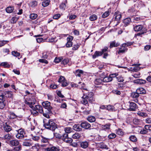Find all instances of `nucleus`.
<instances>
[{
  "instance_id": "obj_14",
  "label": "nucleus",
  "mask_w": 151,
  "mask_h": 151,
  "mask_svg": "<svg viewBox=\"0 0 151 151\" xmlns=\"http://www.w3.org/2000/svg\"><path fill=\"white\" fill-rule=\"evenodd\" d=\"M4 130L7 132H10L12 130V127L6 124H4L3 127Z\"/></svg>"
},
{
  "instance_id": "obj_27",
  "label": "nucleus",
  "mask_w": 151,
  "mask_h": 151,
  "mask_svg": "<svg viewBox=\"0 0 151 151\" xmlns=\"http://www.w3.org/2000/svg\"><path fill=\"white\" fill-rule=\"evenodd\" d=\"M19 19V17H13L10 20V22L11 24H14Z\"/></svg>"
},
{
  "instance_id": "obj_39",
  "label": "nucleus",
  "mask_w": 151,
  "mask_h": 151,
  "mask_svg": "<svg viewBox=\"0 0 151 151\" xmlns=\"http://www.w3.org/2000/svg\"><path fill=\"white\" fill-rule=\"evenodd\" d=\"M14 9V8L13 7L10 6L7 7L6 10V12L8 13H12Z\"/></svg>"
},
{
  "instance_id": "obj_35",
  "label": "nucleus",
  "mask_w": 151,
  "mask_h": 151,
  "mask_svg": "<svg viewBox=\"0 0 151 151\" xmlns=\"http://www.w3.org/2000/svg\"><path fill=\"white\" fill-rule=\"evenodd\" d=\"M102 53L101 52H99L98 51H96L93 55V58H95L97 57L101 56L102 55Z\"/></svg>"
},
{
  "instance_id": "obj_48",
  "label": "nucleus",
  "mask_w": 151,
  "mask_h": 151,
  "mask_svg": "<svg viewBox=\"0 0 151 151\" xmlns=\"http://www.w3.org/2000/svg\"><path fill=\"white\" fill-rule=\"evenodd\" d=\"M17 146V147H16L13 149V150L14 151H20L21 150L22 146L21 145Z\"/></svg>"
},
{
  "instance_id": "obj_33",
  "label": "nucleus",
  "mask_w": 151,
  "mask_h": 151,
  "mask_svg": "<svg viewBox=\"0 0 151 151\" xmlns=\"http://www.w3.org/2000/svg\"><path fill=\"white\" fill-rule=\"evenodd\" d=\"M130 140L133 142H136L137 140V139L136 137L134 135H131L129 137Z\"/></svg>"
},
{
  "instance_id": "obj_42",
  "label": "nucleus",
  "mask_w": 151,
  "mask_h": 151,
  "mask_svg": "<svg viewBox=\"0 0 151 151\" xmlns=\"http://www.w3.org/2000/svg\"><path fill=\"white\" fill-rule=\"evenodd\" d=\"M23 145L24 146L30 147L32 145V144L30 142L25 141L23 142Z\"/></svg>"
},
{
  "instance_id": "obj_57",
  "label": "nucleus",
  "mask_w": 151,
  "mask_h": 151,
  "mask_svg": "<svg viewBox=\"0 0 151 151\" xmlns=\"http://www.w3.org/2000/svg\"><path fill=\"white\" fill-rule=\"evenodd\" d=\"M132 44V43L131 42H128L125 43H123L122 46H124L126 47H127L130 46Z\"/></svg>"
},
{
  "instance_id": "obj_54",
  "label": "nucleus",
  "mask_w": 151,
  "mask_h": 151,
  "mask_svg": "<svg viewBox=\"0 0 151 151\" xmlns=\"http://www.w3.org/2000/svg\"><path fill=\"white\" fill-rule=\"evenodd\" d=\"M32 139L34 140L38 141L40 139L39 137L37 136H34L32 134L31 135Z\"/></svg>"
},
{
  "instance_id": "obj_56",
  "label": "nucleus",
  "mask_w": 151,
  "mask_h": 151,
  "mask_svg": "<svg viewBox=\"0 0 151 151\" xmlns=\"http://www.w3.org/2000/svg\"><path fill=\"white\" fill-rule=\"evenodd\" d=\"M1 65L5 68H9V65L6 62L1 63Z\"/></svg>"
},
{
  "instance_id": "obj_11",
  "label": "nucleus",
  "mask_w": 151,
  "mask_h": 151,
  "mask_svg": "<svg viewBox=\"0 0 151 151\" xmlns=\"http://www.w3.org/2000/svg\"><path fill=\"white\" fill-rule=\"evenodd\" d=\"M129 110L130 111H134L137 109V105L134 102H130Z\"/></svg>"
},
{
  "instance_id": "obj_21",
  "label": "nucleus",
  "mask_w": 151,
  "mask_h": 151,
  "mask_svg": "<svg viewBox=\"0 0 151 151\" xmlns=\"http://www.w3.org/2000/svg\"><path fill=\"white\" fill-rule=\"evenodd\" d=\"M127 50V49L126 47L124 46H122V45L121 47L119 49V51L118 52V54H120L121 53H123L125 51H126Z\"/></svg>"
},
{
  "instance_id": "obj_40",
  "label": "nucleus",
  "mask_w": 151,
  "mask_h": 151,
  "mask_svg": "<svg viewBox=\"0 0 151 151\" xmlns=\"http://www.w3.org/2000/svg\"><path fill=\"white\" fill-rule=\"evenodd\" d=\"M106 108L107 110L110 111H114L115 110L114 106L111 105L107 106Z\"/></svg>"
},
{
  "instance_id": "obj_58",
  "label": "nucleus",
  "mask_w": 151,
  "mask_h": 151,
  "mask_svg": "<svg viewBox=\"0 0 151 151\" xmlns=\"http://www.w3.org/2000/svg\"><path fill=\"white\" fill-rule=\"evenodd\" d=\"M37 15L35 14H32L30 15V18L32 19H35L37 17Z\"/></svg>"
},
{
  "instance_id": "obj_18",
  "label": "nucleus",
  "mask_w": 151,
  "mask_h": 151,
  "mask_svg": "<svg viewBox=\"0 0 151 151\" xmlns=\"http://www.w3.org/2000/svg\"><path fill=\"white\" fill-rule=\"evenodd\" d=\"M3 93L6 97H11L12 96V92L11 91H6Z\"/></svg>"
},
{
  "instance_id": "obj_5",
  "label": "nucleus",
  "mask_w": 151,
  "mask_h": 151,
  "mask_svg": "<svg viewBox=\"0 0 151 151\" xmlns=\"http://www.w3.org/2000/svg\"><path fill=\"white\" fill-rule=\"evenodd\" d=\"M89 143V140L79 142L80 147L83 149H85L88 147Z\"/></svg>"
},
{
  "instance_id": "obj_12",
  "label": "nucleus",
  "mask_w": 151,
  "mask_h": 151,
  "mask_svg": "<svg viewBox=\"0 0 151 151\" xmlns=\"http://www.w3.org/2000/svg\"><path fill=\"white\" fill-rule=\"evenodd\" d=\"M9 143L12 146H17L20 145L19 141L17 139H13L10 141Z\"/></svg>"
},
{
  "instance_id": "obj_20",
  "label": "nucleus",
  "mask_w": 151,
  "mask_h": 151,
  "mask_svg": "<svg viewBox=\"0 0 151 151\" xmlns=\"http://www.w3.org/2000/svg\"><path fill=\"white\" fill-rule=\"evenodd\" d=\"M137 92L139 94H144L146 93L145 90L143 88L140 87L137 89Z\"/></svg>"
},
{
  "instance_id": "obj_6",
  "label": "nucleus",
  "mask_w": 151,
  "mask_h": 151,
  "mask_svg": "<svg viewBox=\"0 0 151 151\" xmlns=\"http://www.w3.org/2000/svg\"><path fill=\"white\" fill-rule=\"evenodd\" d=\"M73 38L72 36L69 35L67 38V42L66 44V46L67 47H71L73 45L72 41Z\"/></svg>"
},
{
  "instance_id": "obj_3",
  "label": "nucleus",
  "mask_w": 151,
  "mask_h": 151,
  "mask_svg": "<svg viewBox=\"0 0 151 151\" xmlns=\"http://www.w3.org/2000/svg\"><path fill=\"white\" fill-rule=\"evenodd\" d=\"M36 102L35 97L32 96H29L26 99L25 101V104L28 105L31 108H33V106L35 104Z\"/></svg>"
},
{
  "instance_id": "obj_38",
  "label": "nucleus",
  "mask_w": 151,
  "mask_h": 151,
  "mask_svg": "<svg viewBox=\"0 0 151 151\" xmlns=\"http://www.w3.org/2000/svg\"><path fill=\"white\" fill-rule=\"evenodd\" d=\"M97 19V16L94 14H92V15H91L89 18L90 20L92 21L95 20Z\"/></svg>"
},
{
  "instance_id": "obj_23",
  "label": "nucleus",
  "mask_w": 151,
  "mask_h": 151,
  "mask_svg": "<svg viewBox=\"0 0 151 151\" xmlns=\"http://www.w3.org/2000/svg\"><path fill=\"white\" fill-rule=\"evenodd\" d=\"M119 45V44L118 43H116L115 41L110 42L109 47L111 48L113 47H117Z\"/></svg>"
},
{
  "instance_id": "obj_37",
  "label": "nucleus",
  "mask_w": 151,
  "mask_h": 151,
  "mask_svg": "<svg viewBox=\"0 0 151 151\" xmlns=\"http://www.w3.org/2000/svg\"><path fill=\"white\" fill-rule=\"evenodd\" d=\"M83 71L80 70H77L75 73L76 76L79 77L81 76V74H83Z\"/></svg>"
},
{
  "instance_id": "obj_30",
  "label": "nucleus",
  "mask_w": 151,
  "mask_h": 151,
  "mask_svg": "<svg viewBox=\"0 0 151 151\" xmlns=\"http://www.w3.org/2000/svg\"><path fill=\"white\" fill-rule=\"evenodd\" d=\"M12 54L14 56L17 57L18 59L20 58L21 56H20V53L16 51H13L12 52Z\"/></svg>"
},
{
  "instance_id": "obj_44",
  "label": "nucleus",
  "mask_w": 151,
  "mask_h": 151,
  "mask_svg": "<svg viewBox=\"0 0 151 151\" xmlns=\"http://www.w3.org/2000/svg\"><path fill=\"white\" fill-rule=\"evenodd\" d=\"M82 100L81 101V104L84 105H86L88 104V101L87 100L88 99H86V98H84L83 96L82 97Z\"/></svg>"
},
{
  "instance_id": "obj_24",
  "label": "nucleus",
  "mask_w": 151,
  "mask_h": 151,
  "mask_svg": "<svg viewBox=\"0 0 151 151\" xmlns=\"http://www.w3.org/2000/svg\"><path fill=\"white\" fill-rule=\"evenodd\" d=\"M73 128L74 130L77 131H80L81 130V127L78 124H75Z\"/></svg>"
},
{
  "instance_id": "obj_16",
  "label": "nucleus",
  "mask_w": 151,
  "mask_h": 151,
  "mask_svg": "<svg viewBox=\"0 0 151 151\" xmlns=\"http://www.w3.org/2000/svg\"><path fill=\"white\" fill-rule=\"evenodd\" d=\"M91 126V125L87 122H83L81 124V127L85 129H89L90 127Z\"/></svg>"
},
{
  "instance_id": "obj_32",
  "label": "nucleus",
  "mask_w": 151,
  "mask_h": 151,
  "mask_svg": "<svg viewBox=\"0 0 151 151\" xmlns=\"http://www.w3.org/2000/svg\"><path fill=\"white\" fill-rule=\"evenodd\" d=\"M81 137V135L78 133H76L72 136L73 138L75 139H77L80 138Z\"/></svg>"
},
{
  "instance_id": "obj_25",
  "label": "nucleus",
  "mask_w": 151,
  "mask_h": 151,
  "mask_svg": "<svg viewBox=\"0 0 151 151\" xmlns=\"http://www.w3.org/2000/svg\"><path fill=\"white\" fill-rule=\"evenodd\" d=\"M40 139L41 142L43 143H48L50 140L49 139L43 137L42 136H41Z\"/></svg>"
},
{
  "instance_id": "obj_62",
  "label": "nucleus",
  "mask_w": 151,
  "mask_h": 151,
  "mask_svg": "<svg viewBox=\"0 0 151 151\" xmlns=\"http://www.w3.org/2000/svg\"><path fill=\"white\" fill-rule=\"evenodd\" d=\"M65 7L66 5L65 4L63 3H61L60 6V9H62L63 10H64L65 9Z\"/></svg>"
},
{
  "instance_id": "obj_28",
  "label": "nucleus",
  "mask_w": 151,
  "mask_h": 151,
  "mask_svg": "<svg viewBox=\"0 0 151 151\" xmlns=\"http://www.w3.org/2000/svg\"><path fill=\"white\" fill-rule=\"evenodd\" d=\"M103 82V81L102 79L100 78L96 79L94 81V83L95 84L99 85L101 84Z\"/></svg>"
},
{
  "instance_id": "obj_2",
  "label": "nucleus",
  "mask_w": 151,
  "mask_h": 151,
  "mask_svg": "<svg viewBox=\"0 0 151 151\" xmlns=\"http://www.w3.org/2000/svg\"><path fill=\"white\" fill-rule=\"evenodd\" d=\"M56 124L52 120H49L48 121L44 124V126L46 128L54 131L57 128Z\"/></svg>"
},
{
  "instance_id": "obj_63",
  "label": "nucleus",
  "mask_w": 151,
  "mask_h": 151,
  "mask_svg": "<svg viewBox=\"0 0 151 151\" xmlns=\"http://www.w3.org/2000/svg\"><path fill=\"white\" fill-rule=\"evenodd\" d=\"M140 73L139 72H137L133 75L132 76L135 78H138L140 77Z\"/></svg>"
},
{
  "instance_id": "obj_1",
  "label": "nucleus",
  "mask_w": 151,
  "mask_h": 151,
  "mask_svg": "<svg viewBox=\"0 0 151 151\" xmlns=\"http://www.w3.org/2000/svg\"><path fill=\"white\" fill-rule=\"evenodd\" d=\"M42 105L47 110L46 111V113H43V116L47 118H49L50 116L48 114L50 113L51 110L52 109V107L50 105V102L48 101H44L42 102Z\"/></svg>"
},
{
  "instance_id": "obj_29",
  "label": "nucleus",
  "mask_w": 151,
  "mask_h": 151,
  "mask_svg": "<svg viewBox=\"0 0 151 151\" xmlns=\"http://www.w3.org/2000/svg\"><path fill=\"white\" fill-rule=\"evenodd\" d=\"M110 125L109 124H106L105 125H102L101 127L103 130H106L110 129Z\"/></svg>"
},
{
  "instance_id": "obj_15",
  "label": "nucleus",
  "mask_w": 151,
  "mask_h": 151,
  "mask_svg": "<svg viewBox=\"0 0 151 151\" xmlns=\"http://www.w3.org/2000/svg\"><path fill=\"white\" fill-rule=\"evenodd\" d=\"M108 47H104L101 51L102 54H104V58H106L108 56V55L107 53Z\"/></svg>"
},
{
  "instance_id": "obj_34",
  "label": "nucleus",
  "mask_w": 151,
  "mask_h": 151,
  "mask_svg": "<svg viewBox=\"0 0 151 151\" xmlns=\"http://www.w3.org/2000/svg\"><path fill=\"white\" fill-rule=\"evenodd\" d=\"M39 148V145L38 144H35L34 146H32V149L34 151H38Z\"/></svg>"
},
{
  "instance_id": "obj_47",
  "label": "nucleus",
  "mask_w": 151,
  "mask_h": 151,
  "mask_svg": "<svg viewBox=\"0 0 151 151\" xmlns=\"http://www.w3.org/2000/svg\"><path fill=\"white\" fill-rule=\"evenodd\" d=\"M37 5V1H34L30 2V5L32 7H34L36 6Z\"/></svg>"
},
{
  "instance_id": "obj_13",
  "label": "nucleus",
  "mask_w": 151,
  "mask_h": 151,
  "mask_svg": "<svg viewBox=\"0 0 151 151\" xmlns=\"http://www.w3.org/2000/svg\"><path fill=\"white\" fill-rule=\"evenodd\" d=\"M133 29L135 32H137L141 31L143 28V26L142 25L133 26Z\"/></svg>"
},
{
  "instance_id": "obj_9",
  "label": "nucleus",
  "mask_w": 151,
  "mask_h": 151,
  "mask_svg": "<svg viewBox=\"0 0 151 151\" xmlns=\"http://www.w3.org/2000/svg\"><path fill=\"white\" fill-rule=\"evenodd\" d=\"M114 15L115 16V20L116 21L117 23H119L122 17V14L119 12H116Z\"/></svg>"
},
{
  "instance_id": "obj_36",
  "label": "nucleus",
  "mask_w": 151,
  "mask_h": 151,
  "mask_svg": "<svg viewBox=\"0 0 151 151\" xmlns=\"http://www.w3.org/2000/svg\"><path fill=\"white\" fill-rule=\"evenodd\" d=\"M87 120L89 122H92L95 121L96 119L93 116H90L88 117Z\"/></svg>"
},
{
  "instance_id": "obj_31",
  "label": "nucleus",
  "mask_w": 151,
  "mask_h": 151,
  "mask_svg": "<svg viewBox=\"0 0 151 151\" xmlns=\"http://www.w3.org/2000/svg\"><path fill=\"white\" fill-rule=\"evenodd\" d=\"M50 2L48 0H44L42 2V5L44 7L47 6L49 5Z\"/></svg>"
},
{
  "instance_id": "obj_43",
  "label": "nucleus",
  "mask_w": 151,
  "mask_h": 151,
  "mask_svg": "<svg viewBox=\"0 0 151 151\" xmlns=\"http://www.w3.org/2000/svg\"><path fill=\"white\" fill-rule=\"evenodd\" d=\"M73 141V140L72 138L68 137L67 138H65V139H63V141L64 142L68 143H71Z\"/></svg>"
},
{
  "instance_id": "obj_19",
  "label": "nucleus",
  "mask_w": 151,
  "mask_h": 151,
  "mask_svg": "<svg viewBox=\"0 0 151 151\" xmlns=\"http://www.w3.org/2000/svg\"><path fill=\"white\" fill-rule=\"evenodd\" d=\"M101 78H103V82H108L112 81L111 79L109 76L107 77H102L101 76Z\"/></svg>"
},
{
  "instance_id": "obj_10",
  "label": "nucleus",
  "mask_w": 151,
  "mask_h": 151,
  "mask_svg": "<svg viewBox=\"0 0 151 151\" xmlns=\"http://www.w3.org/2000/svg\"><path fill=\"white\" fill-rule=\"evenodd\" d=\"M83 98H86V99H88V98L93 97V94L91 92H86L83 91Z\"/></svg>"
},
{
  "instance_id": "obj_49",
  "label": "nucleus",
  "mask_w": 151,
  "mask_h": 151,
  "mask_svg": "<svg viewBox=\"0 0 151 151\" xmlns=\"http://www.w3.org/2000/svg\"><path fill=\"white\" fill-rule=\"evenodd\" d=\"M109 11H106L103 14L102 17L104 18H106L109 15Z\"/></svg>"
},
{
  "instance_id": "obj_17",
  "label": "nucleus",
  "mask_w": 151,
  "mask_h": 151,
  "mask_svg": "<svg viewBox=\"0 0 151 151\" xmlns=\"http://www.w3.org/2000/svg\"><path fill=\"white\" fill-rule=\"evenodd\" d=\"M12 136L11 134H7L4 136L3 138L4 140H9L12 138Z\"/></svg>"
},
{
  "instance_id": "obj_60",
  "label": "nucleus",
  "mask_w": 151,
  "mask_h": 151,
  "mask_svg": "<svg viewBox=\"0 0 151 151\" xmlns=\"http://www.w3.org/2000/svg\"><path fill=\"white\" fill-rule=\"evenodd\" d=\"M8 42V41H0V47L4 46V45H5Z\"/></svg>"
},
{
  "instance_id": "obj_52",
  "label": "nucleus",
  "mask_w": 151,
  "mask_h": 151,
  "mask_svg": "<svg viewBox=\"0 0 151 151\" xmlns=\"http://www.w3.org/2000/svg\"><path fill=\"white\" fill-rule=\"evenodd\" d=\"M116 136V134L114 133H111L109 134L108 136V138L109 139H112L115 138Z\"/></svg>"
},
{
  "instance_id": "obj_45",
  "label": "nucleus",
  "mask_w": 151,
  "mask_h": 151,
  "mask_svg": "<svg viewBox=\"0 0 151 151\" xmlns=\"http://www.w3.org/2000/svg\"><path fill=\"white\" fill-rule=\"evenodd\" d=\"M64 130L67 133H69L72 131V128L70 127H66L64 128Z\"/></svg>"
},
{
  "instance_id": "obj_7",
  "label": "nucleus",
  "mask_w": 151,
  "mask_h": 151,
  "mask_svg": "<svg viewBox=\"0 0 151 151\" xmlns=\"http://www.w3.org/2000/svg\"><path fill=\"white\" fill-rule=\"evenodd\" d=\"M60 149L58 146H52L44 149L45 151H59Z\"/></svg>"
},
{
  "instance_id": "obj_8",
  "label": "nucleus",
  "mask_w": 151,
  "mask_h": 151,
  "mask_svg": "<svg viewBox=\"0 0 151 151\" xmlns=\"http://www.w3.org/2000/svg\"><path fill=\"white\" fill-rule=\"evenodd\" d=\"M32 109H35V110H37V111H38L40 113L43 114V113H46L43 109L42 107L40 105H36L35 107L33 106Z\"/></svg>"
},
{
  "instance_id": "obj_51",
  "label": "nucleus",
  "mask_w": 151,
  "mask_h": 151,
  "mask_svg": "<svg viewBox=\"0 0 151 151\" xmlns=\"http://www.w3.org/2000/svg\"><path fill=\"white\" fill-rule=\"evenodd\" d=\"M132 96L133 97L136 98L138 97L139 96V94L137 92H133L132 93Z\"/></svg>"
},
{
  "instance_id": "obj_64",
  "label": "nucleus",
  "mask_w": 151,
  "mask_h": 151,
  "mask_svg": "<svg viewBox=\"0 0 151 151\" xmlns=\"http://www.w3.org/2000/svg\"><path fill=\"white\" fill-rule=\"evenodd\" d=\"M140 120L137 118H135L133 120V123L135 124H138Z\"/></svg>"
},
{
  "instance_id": "obj_41",
  "label": "nucleus",
  "mask_w": 151,
  "mask_h": 151,
  "mask_svg": "<svg viewBox=\"0 0 151 151\" xmlns=\"http://www.w3.org/2000/svg\"><path fill=\"white\" fill-rule=\"evenodd\" d=\"M146 81L145 80L142 79H137L136 80L135 82L136 83L140 84H143L145 83Z\"/></svg>"
},
{
  "instance_id": "obj_53",
  "label": "nucleus",
  "mask_w": 151,
  "mask_h": 151,
  "mask_svg": "<svg viewBox=\"0 0 151 151\" xmlns=\"http://www.w3.org/2000/svg\"><path fill=\"white\" fill-rule=\"evenodd\" d=\"M118 75V73H116L110 74L109 76L111 78V81H112L113 78L117 77Z\"/></svg>"
},
{
  "instance_id": "obj_55",
  "label": "nucleus",
  "mask_w": 151,
  "mask_h": 151,
  "mask_svg": "<svg viewBox=\"0 0 151 151\" xmlns=\"http://www.w3.org/2000/svg\"><path fill=\"white\" fill-rule=\"evenodd\" d=\"M39 61L41 63L47 64L48 63V61L45 59H42L39 60Z\"/></svg>"
},
{
  "instance_id": "obj_22",
  "label": "nucleus",
  "mask_w": 151,
  "mask_h": 151,
  "mask_svg": "<svg viewBox=\"0 0 151 151\" xmlns=\"http://www.w3.org/2000/svg\"><path fill=\"white\" fill-rule=\"evenodd\" d=\"M137 115L140 116L146 117L148 116L147 113L141 111H138L137 113Z\"/></svg>"
},
{
  "instance_id": "obj_59",
  "label": "nucleus",
  "mask_w": 151,
  "mask_h": 151,
  "mask_svg": "<svg viewBox=\"0 0 151 151\" xmlns=\"http://www.w3.org/2000/svg\"><path fill=\"white\" fill-rule=\"evenodd\" d=\"M54 135L57 138L61 139V138H62V135L59 133H54Z\"/></svg>"
},
{
  "instance_id": "obj_61",
  "label": "nucleus",
  "mask_w": 151,
  "mask_h": 151,
  "mask_svg": "<svg viewBox=\"0 0 151 151\" xmlns=\"http://www.w3.org/2000/svg\"><path fill=\"white\" fill-rule=\"evenodd\" d=\"M69 59L68 58L64 59L62 61V63L64 65L67 64L69 62Z\"/></svg>"
},
{
  "instance_id": "obj_50",
  "label": "nucleus",
  "mask_w": 151,
  "mask_h": 151,
  "mask_svg": "<svg viewBox=\"0 0 151 151\" xmlns=\"http://www.w3.org/2000/svg\"><path fill=\"white\" fill-rule=\"evenodd\" d=\"M5 100V99L3 93L0 94V102H3Z\"/></svg>"
},
{
  "instance_id": "obj_26",
  "label": "nucleus",
  "mask_w": 151,
  "mask_h": 151,
  "mask_svg": "<svg viewBox=\"0 0 151 151\" xmlns=\"http://www.w3.org/2000/svg\"><path fill=\"white\" fill-rule=\"evenodd\" d=\"M131 22V19L130 18H127L123 20V23L126 26L128 25Z\"/></svg>"
},
{
  "instance_id": "obj_46",
  "label": "nucleus",
  "mask_w": 151,
  "mask_h": 151,
  "mask_svg": "<svg viewBox=\"0 0 151 151\" xmlns=\"http://www.w3.org/2000/svg\"><path fill=\"white\" fill-rule=\"evenodd\" d=\"M17 116L14 113H11L9 115V117L10 119H15L17 118Z\"/></svg>"
},
{
  "instance_id": "obj_4",
  "label": "nucleus",
  "mask_w": 151,
  "mask_h": 151,
  "mask_svg": "<svg viewBox=\"0 0 151 151\" xmlns=\"http://www.w3.org/2000/svg\"><path fill=\"white\" fill-rule=\"evenodd\" d=\"M17 131V133L16 135V137L18 139H22L24 138L25 134L24 130L22 129H20Z\"/></svg>"
}]
</instances>
